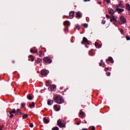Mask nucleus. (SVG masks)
Segmentation results:
<instances>
[{"label": "nucleus", "instance_id": "obj_1", "mask_svg": "<svg viewBox=\"0 0 130 130\" xmlns=\"http://www.w3.org/2000/svg\"><path fill=\"white\" fill-rule=\"evenodd\" d=\"M53 99L55 103H57V104H62V103H64V100H63L61 96L55 95L54 96Z\"/></svg>", "mask_w": 130, "mask_h": 130}, {"label": "nucleus", "instance_id": "obj_2", "mask_svg": "<svg viewBox=\"0 0 130 130\" xmlns=\"http://www.w3.org/2000/svg\"><path fill=\"white\" fill-rule=\"evenodd\" d=\"M57 124L59 127H66V123H62L61 119H58L57 122Z\"/></svg>", "mask_w": 130, "mask_h": 130}, {"label": "nucleus", "instance_id": "obj_3", "mask_svg": "<svg viewBox=\"0 0 130 130\" xmlns=\"http://www.w3.org/2000/svg\"><path fill=\"white\" fill-rule=\"evenodd\" d=\"M43 61L46 63H51V62H52V60H51L49 57H45L43 58Z\"/></svg>", "mask_w": 130, "mask_h": 130}, {"label": "nucleus", "instance_id": "obj_4", "mask_svg": "<svg viewBox=\"0 0 130 130\" xmlns=\"http://www.w3.org/2000/svg\"><path fill=\"white\" fill-rule=\"evenodd\" d=\"M119 8H124L125 6L124 5H123L122 3H120L118 5L115 4L113 6V8H118L119 9Z\"/></svg>", "mask_w": 130, "mask_h": 130}, {"label": "nucleus", "instance_id": "obj_5", "mask_svg": "<svg viewBox=\"0 0 130 130\" xmlns=\"http://www.w3.org/2000/svg\"><path fill=\"white\" fill-rule=\"evenodd\" d=\"M108 12L109 14H110L111 16H113V15L115 14V12H116V10H114L113 9H112V8H110L108 9Z\"/></svg>", "mask_w": 130, "mask_h": 130}, {"label": "nucleus", "instance_id": "obj_6", "mask_svg": "<svg viewBox=\"0 0 130 130\" xmlns=\"http://www.w3.org/2000/svg\"><path fill=\"white\" fill-rule=\"evenodd\" d=\"M120 21L122 24H125V23L126 22V19H125L123 16H121L120 17Z\"/></svg>", "mask_w": 130, "mask_h": 130}, {"label": "nucleus", "instance_id": "obj_7", "mask_svg": "<svg viewBox=\"0 0 130 130\" xmlns=\"http://www.w3.org/2000/svg\"><path fill=\"white\" fill-rule=\"evenodd\" d=\"M69 16L70 17V19H74L75 17V11H71L69 13Z\"/></svg>", "mask_w": 130, "mask_h": 130}, {"label": "nucleus", "instance_id": "obj_8", "mask_svg": "<svg viewBox=\"0 0 130 130\" xmlns=\"http://www.w3.org/2000/svg\"><path fill=\"white\" fill-rule=\"evenodd\" d=\"M41 74L42 76H46L48 74V71L47 70H43L41 71Z\"/></svg>", "mask_w": 130, "mask_h": 130}, {"label": "nucleus", "instance_id": "obj_9", "mask_svg": "<svg viewBox=\"0 0 130 130\" xmlns=\"http://www.w3.org/2000/svg\"><path fill=\"white\" fill-rule=\"evenodd\" d=\"M114 9H115L116 12H118V14H121V13L124 11V9H120V8H114Z\"/></svg>", "mask_w": 130, "mask_h": 130}, {"label": "nucleus", "instance_id": "obj_10", "mask_svg": "<svg viewBox=\"0 0 130 130\" xmlns=\"http://www.w3.org/2000/svg\"><path fill=\"white\" fill-rule=\"evenodd\" d=\"M106 61L107 62V61H110L111 63H113L114 62V60H113V58L112 57H109L108 59H107L106 60Z\"/></svg>", "mask_w": 130, "mask_h": 130}, {"label": "nucleus", "instance_id": "obj_11", "mask_svg": "<svg viewBox=\"0 0 130 130\" xmlns=\"http://www.w3.org/2000/svg\"><path fill=\"white\" fill-rule=\"evenodd\" d=\"M125 9L128 12H130V5L128 3L125 4Z\"/></svg>", "mask_w": 130, "mask_h": 130}, {"label": "nucleus", "instance_id": "obj_12", "mask_svg": "<svg viewBox=\"0 0 130 130\" xmlns=\"http://www.w3.org/2000/svg\"><path fill=\"white\" fill-rule=\"evenodd\" d=\"M86 42H88V39L84 37L83 38V40L81 42V44L84 45L85 43H86Z\"/></svg>", "mask_w": 130, "mask_h": 130}, {"label": "nucleus", "instance_id": "obj_13", "mask_svg": "<svg viewBox=\"0 0 130 130\" xmlns=\"http://www.w3.org/2000/svg\"><path fill=\"white\" fill-rule=\"evenodd\" d=\"M55 88H56V87L55 86V85H51L49 87V90H50V91H53L55 89Z\"/></svg>", "mask_w": 130, "mask_h": 130}, {"label": "nucleus", "instance_id": "obj_14", "mask_svg": "<svg viewBox=\"0 0 130 130\" xmlns=\"http://www.w3.org/2000/svg\"><path fill=\"white\" fill-rule=\"evenodd\" d=\"M112 17H110V22H113L114 21H116V18L114 15H111Z\"/></svg>", "mask_w": 130, "mask_h": 130}, {"label": "nucleus", "instance_id": "obj_15", "mask_svg": "<svg viewBox=\"0 0 130 130\" xmlns=\"http://www.w3.org/2000/svg\"><path fill=\"white\" fill-rule=\"evenodd\" d=\"M38 55L40 57H42L43 56H44V53H43V52H42V51L40 50L38 53Z\"/></svg>", "mask_w": 130, "mask_h": 130}, {"label": "nucleus", "instance_id": "obj_16", "mask_svg": "<svg viewBox=\"0 0 130 130\" xmlns=\"http://www.w3.org/2000/svg\"><path fill=\"white\" fill-rule=\"evenodd\" d=\"M19 114H22V112H21V110H20V109H18L17 111H16L15 115H19Z\"/></svg>", "mask_w": 130, "mask_h": 130}, {"label": "nucleus", "instance_id": "obj_17", "mask_svg": "<svg viewBox=\"0 0 130 130\" xmlns=\"http://www.w3.org/2000/svg\"><path fill=\"white\" fill-rule=\"evenodd\" d=\"M70 21H69V20H66L63 22V25H64V26H70Z\"/></svg>", "mask_w": 130, "mask_h": 130}, {"label": "nucleus", "instance_id": "obj_18", "mask_svg": "<svg viewBox=\"0 0 130 130\" xmlns=\"http://www.w3.org/2000/svg\"><path fill=\"white\" fill-rule=\"evenodd\" d=\"M53 104V101H52L50 100H48V101H47V104L48 105H52V104Z\"/></svg>", "mask_w": 130, "mask_h": 130}, {"label": "nucleus", "instance_id": "obj_19", "mask_svg": "<svg viewBox=\"0 0 130 130\" xmlns=\"http://www.w3.org/2000/svg\"><path fill=\"white\" fill-rule=\"evenodd\" d=\"M28 58L31 60V61H33L34 60H35V58H34V57H33V55H29L28 56Z\"/></svg>", "mask_w": 130, "mask_h": 130}, {"label": "nucleus", "instance_id": "obj_20", "mask_svg": "<svg viewBox=\"0 0 130 130\" xmlns=\"http://www.w3.org/2000/svg\"><path fill=\"white\" fill-rule=\"evenodd\" d=\"M43 121H44V123L47 124V123H49V121L47 119H46V118H45V117L43 118Z\"/></svg>", "mask_w": 130, "mask_h": 130}, {"label": "nucleus", "instance_id": "obj_21", "mask_svg": "<svg viewBox=\"0 0 130 130\" xmlns=\"http://www.w3.org/2000/svg\"><path fill=\"white\" fill-rule=\"evenodd\" d=\"M36 62L37 63H41V62H42V59H41L40 58H39L37 60H36Z\"/></svg>", "mask_w": 130, "mask_h": 130}, {"label": "nucleus", "instance_id": "obj_22", "mask_svg": "<svg viewBox=\"0 0 130 130\" xmlns=\"http://www.w3.org/2000/svg\"><path fill=\"white\" fill-rule=\"evenodd\" d=\"M80 115H81V116H82V117H85V116H86V115L85 114V112H84L83 111L80 112Z\"/></svg>", "mask_w": 130, "mask_h": 130}, {"label": "nucleus", "instance_id": "obj_23", "mask_svg": "<svg viewBox=\"0 0 130 130\" xmlns=\"http://www.w3.org/2000/svg\"><path fill=\"white\" fill-rule=\"evenodd\" d=\"M76 16L78 17L79 18H81L82 17V15L81 14V12H78L76 13Z\"/></svg>", "mask_w": 130, "mask_h": 130}, {"label": "nucleus", "instance_id": "obj_24", "mask_svg": "<svg viewBox=\"0 0 130 130\" xmlns=\"http://www.w3.org/2000/svg\"><path fill=\"white\" fill-rule=\"evenodd\" d=\"M13 113H15V115H16V109H12V111L11 112H10L9 114H12Z\"/></svg>", "mask_w": 130, "mask_h": 130}, {"label": "nucleus", "instance_id": "obj_25", "mask_svg": "<svg viewBox=\"0 0 130 130\" xmlns=\"http://www.w3.org/2000/svg\"><path fill=\"white\" fill-rule=\"evenodd\" d=\"M29 106L30 108L32 107H34V106H35V103L34 102H32L31 104L29 105Z\"/></svg>", "mask_w": 130, "mask_h": 130}, {"label": "nucleus", "instance_id": "obj_26", "mask_svg": "<svg viewBox=\"0 0 130 130\" xmlns=\"http://www.w3.org/2000/svg\"><path fill=\"white\" fill-rule=\"evenodd\" d=\"M28 118V114H24L22 116V118L23 119H26V118Z\"/></svg>", "mask_w": 130, "mask_h": 130}, {"label": "nucleus", "instance_id": "obj_27", "mask_svg": "<svg viewBox=\"0 0 130 130\" xmlns=\"http://www.w3.org/2000/svg\"><path fill=\"white\" fill-rule=\"evenodd\" d=\"M27 99L28 100H31L32 99V96H31L30 95H27Z\"/></svg>", "mask_w": 130, "mask_h": 130}, {"label": "nucleus", "instance_id": "obj_28", "mask_svg": "<svg viewBox=\"0 0 130 130\" xmlns=\"http://www.w3.org/2000/svg\"><path fill=\"white\" fill-rule=\"evenodd\" d=\"M50 83V81H49V80H48L46 82V86H47V87H48V86H49V84Z\"/></svg>", "mask_w": 130, "mask_h": 130}, {"label": "nucleus", "instance_id": "obj_29", "mask_svg": "<svg viewBox=\"0 0 130 130\" xmlns=\"http://www.w3.org/2000/svg\"><path fill=\"white\" fill-rule=\"evenodd\" d=\"M120 33H121V34L122 35H124V32L123 31V29H122V28L120 29Z\"/></svg>", "mask_w": 130, "mask_h": 130}, {"label": "nucleus", "instance_id": "obj_30", "mask_svg": "<svg viewBox=\"0 0 130 130\" xmlns=\"http://www.w3.org/2000/svg\"><path fill=\"white\" fill-rule=\"evenodd\" d=\"M106 75L107 76V77H110L111 73L109 72H106Z\"/></svg>", "mask_w": 130, "mask_h": 130}, {"label": "nucleus", "instance_id": "obj_31", "mask_svg": "<svg viewBox=\"0 0 130 130\" xmlns=\"http://www.w3.org/2000/svg\"><path fill=\"white\" fill-rule=\"evenodd\" d=\"M58 129H59V128L57 126H55L52 129V130H58Z\"/></svg>", "mask_w": 130, "mask_h": 130}, {"label": "nucleus", "instance_id": "obj_32", "mask_svg": "<svg viewBox=\"0 0 130 130\" xmlns=\"http://www.w3.org/2000/svg\"><path fill=\"white\" fill-rule=\"evenodd\" d=\"M83 27H84V28H88V24L84 23L83 24Z\"/></svg>", "mask_w": 130, "mask_h": 130}, {"label": "nucleus", "instance_id": "obj_33", "mask_svg": "<svg viewBox=\"0 0 130 130\" xmlns=\"http://www.w3.org/2000/svg\"><path fill=\"white\" fill-rule=\"evenodd\" d=\"M101 63H100V67H102L103 64V60H101Z\"/></svg>", "mask_w": 130, "mask_h": 130}, {"label": "nucleus", "instance_id": "obj_34", "mask_svg": "<svg viewBox=\"0 0 130 130\" xmlns=\"http://www.w3.org/2000/svg\"><path fill=\"white\" fill-rule=\"evenodd\" d=\"M105 23H106V20H102V24L104 25V24H105Z\"/></svg>", "mask_w": 130, "mask_h": 130}, {"label": "nucleus", "instance_id": "obj_35", "mask_svg": "<svg viewBox=\"0 0 130 130\" xmlns=\"http://www.w3.org/2000/svg\"><path fill=\"white\" fill-rule=\"evenodd\" d=\"M105 2L107 3V4H110V0H105Z\"/></svg>", "mask_w": 130, "mask_h": 130}, {"label": "nucleus", "instance_id": "obj_36", "mask_svg": "<svg viewBox=\"0 0 130 130\" xmlns=\"http://www.w3.org/2000/svg\"><path fill=\"white\" fill-rule=\"evenodd\" d=\"M21 106H22V107H24V106H26V103H22L21 104Z\"/></svg>", "mask_w": 130, "mask_h": 130}, {"label": "nucleus", "instance_id": "obj_37", "mask_svg": "<svg viewBox=\"0 0 130 130\" xmlns=\"http://www.w3.org/2000/svg\"><path fill=\"white\" fill-rule=\"evenodd\" d=\"M126 39L127 41H128V40H130V37L128 36H126Z\"/></svg>", "mask_w": 130, "mask_h": 130}, {"label": "nucleus", "instance_id": "obj_38", "mask_svg": "<svg viewBox=\"0 0 130 130\" xmlns=\"http://www.w3.org/2000/svg\"><path fill=\"white\" fill-rule=\"evenodd\" d=\"M102 67H103V68H106V64H105V63L103 62Z\"/></svg>", "mask_w": 130, "mask_h": 130}, {"label": "nucleus", "instance_id": "obj_39", "mask_svg": "<svg viewBox=\"0 0 130 130\" xmlns=\"http://www.w3.org/2000/svg\"><path fill=\"white\" fill-rule=\"evenodd\" d=\"M106 18H108V19H110V18L111 17L108 14H106Z\"/></svg>", "mask_w": 130, "mask_h": 130}, {"label": "nucleus", "instance_id": "obj_40", "mask_svg": "<svg viewBox=\"0 0 130 130\" xmlns=\"http://www.w3.org/2000/svg\"><path fill=\"white\" fill-rule=\"evenodd\" d=\"M29 126H30V127H33V126H34V125H33V123H31L29 124Z\"/></svg>", "mask_w": 130, "mask_h": 130}, {"label": "nucleus", "instance_id": "obj_41", "mask_svg": "<svg viewBox=\"0 0 130 130\" xmlns=\"http://www.w3.org/2000/svg\"><path fill=\"white\" fill-rule=\"evenodd\" d=\"M10 118H13V117H14V114H10Z\"/></svg>", "mask_w": 130, "mask_h": 130}, {"label": "nucleus", "instance_id": "obj_42", "mask_svg": "<svg viewBox=\"0 0 130 130\" xmlns=\"http://www.w3.org/2000/svg\"><path fill=\"white\" fill-rule=\"evenodd\" d=\"M107 71H109V68H106L105 69V72H107Z\"/></svg>", "mask_w": 130, "mask_h": 130}, {"label": "nucleus", "instance_id": "obj_43", "mask_svg": "<svg viewBox=\"0 0 130 130\" xmlns=\"http://www.w3.org/2000/svg\"><path fill=\"white\" fill-rule=\"evenodd\" d=\"M60 110V108H56V111H59Z\"/></svg>", "mask_w": 130, "mask_h": 130}, {"label": "nucleus", "instance_id": "obj_44", "mask_svg": "<svg viewBox=\"0 0 130 130\" xmlns=\"http://www.w3.org/2000/svg\"><path fill=\"white\" fill-rule=\"evenodd\" d=\"M91 130H95V126H91Z\"/></svg>", "mask_w": 130, "mask_h": 130}, {"label": "nucleus", "instance_id": "obj_45", "mask_svg": "<svg viewBox=\"0 0 130 130\" xmlns=\"http://www.w3.org/2000/svg\"><path fill=\"white\" fill-rule=\"evenodd\" d=\"M94 45H95V46H98V45H99L98 44V42H95L94 44Z\"/></svg>", "mask_w": 130, "mask_h": 130}, {"label": "nucleus", "instance_id": "obj_46", "mask_svg": "<svg viewBox=\"0 0 130 130\" xmlns=\"http://www.w3.org/2000/svg\"><path fill=\"white\" fill-rule=\"evenodd\" d=\"M98 46L99 48H101V47H102V46L101 45V44H99Z\"/></svg>", "mask_w": 130, "mask_h": 130}, {"label": "nucleus", "instance_id": "obj_47", "mask_svg": "<svg viewBox=\"0 0 130 130\" xmlns=\"http://www.w3.org/2000/svg\"><path fill=\"white\" fill-rule=\"evenodd\" d=\"M30 52H31V53H33V52H34V51L32 49H30Z\"/></svg>", "mask_w": 130, "mask_h": 130}, {"label": "nucleus", "instance_id": "obj_48", "mask_svg": "<svg viewBox=\"0 0 130 130\" xmlns=\"http://www.w3.org/2000/svg\"><path fill=\"white\" fill-rule=\"evenodd\" d=\"M34 53H38V50L34 51Z\"/></svg>", "mask_w": 130, "mask_h": 130}, {"label": "nucleus", "instance_id": "obj_49", "mask_svg": "<svg viewBox=\"0 0 130 130\" xmlns=\"http://www.w3.org/2000/svg\"><path fill=\"white\" fill-rule=\"evenodd\" d=\"M53 107H54V108H57V105H54Z\"/></svg>", "mask_w": 130, "mask_h": 130}, {"label": "nucleus", "instance_id": "obj_50", "mask_svg": "<svg viewBox=\"0 0 130 130\" xmlns=\"http://www.w3.org/2000/svg\"><path fill=\"white\" fill-rule=\"evenodd\" d=\"M77 125H80V122H77Z\"/></svg>", "mask_w": 130, "mask_h": 130}, {"label": "nucleus", "instance_id": "obj_51", "mask_svg": "<svg viewBox=\"0 0 130 130\" xmlns=\"http://www.w3.org/2000/svg\"><path fill=\"white\" fill-rule=\"evenodd\" d=\"M12 63H15V62H16V61L13 60L12 61Z\"/></svg>", "mask_w": 130, "mask_h": 130}, {"label": "nucleus", "instance_id": "obj_52", "mask_svg": "<svg viewBox=\"0 0 130 130\" xmlns=\"http://www.w3.org/2000/svg\"><path fill=\"white\" fill-rule=\"evenodd\" d=\"M84 2H90V0H84Z\"/></svg>", "mask_w": 130, "mask_h": 130}, {"label": "nucleus", "instance_id": "obj_53", "mask_svg": "<svg viewBox=\"0 0 130 130\" xmlns=\"http://www.w3.org/2000/svg\"><path fill=\"white\" fill-rule=\"evenodd\" d=\"M98 4H99V5H101V2H98Z\"/></svg>", "mask_w": 130, "mask_h": 130}, {"label": "nucleus", "instance_id": "obj_54", "mask_svg": "<svg viewBox=\"0 0 130 130\" xmlns=\"http://www.w3.org/2000/svg\"><path fill=\"white\" fill-rule=\"evenodd\" d=\"M82 130H88L87 128H82Z\"/></svg>", "mask_w": 130, "mask_h": 130}, {"label": "nucleus", "instance_id": "obj_55", "mask_svg": "<svg viewBox=\"0 0 130 130\" xmlns=\"http://www.w3.org/2000/svg\"><path fill=\"white\" fill-rule=\"evenodd\" d=\"M64 30H65V31H66V30H68V28H67V27L64 28Z\"/></svg>", "mask_w": 130, "mask_h": 130}, {"label": "nucleus", "instance_id": "obj_56", "mask_svg": "<svg viewBox=\"0 0 130 130\" xmlns=\"http://www.w3.org/2000/svg\"><path fill=\"white\" fill-rule=\"evenodd\" d=\"M84 123H87V121L86 120H84Z\"/></svg>", "mask_w": 130, "mask_h": 130}, {"label": "nucleus", "instance_id": "obj_57", "mask_svg": "<svg viewBox=\"0 0 130 130\" xmlns=\"http://www.w3.org/2000/svg\"><path fill=\"white\" fill-rule=\"evenodd\" d=\"M0 130H3L1 127H0Z\"/></svg>", "mask_w": 130, "mask_h": 130}]
</instances>
